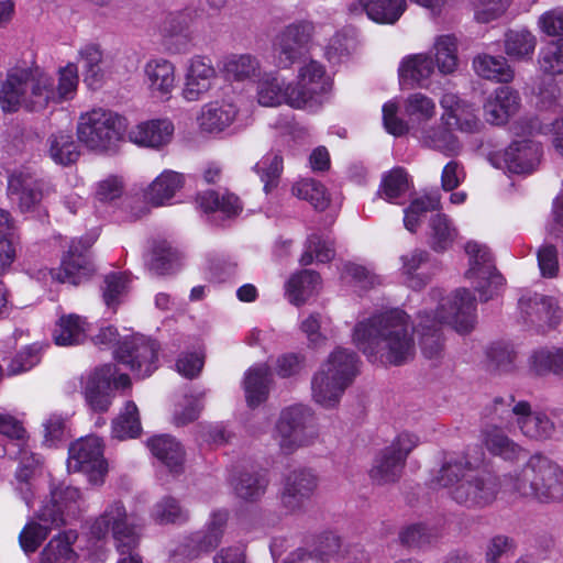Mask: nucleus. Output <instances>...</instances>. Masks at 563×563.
<instances>
[{"instance_id":"nucleus-22","label":"nucleus","mask_w":563,"mask_h":563,"mask_svg":"<svg viewBox=\"0 0 563 563\" xmlns=\"http://www.w3.org/2000/svg\"><path fill=\"white\" fill-rule=\"evenodd\" d=\"M89 247V242L73 241L67 254L63 257L60 268L53 273V277L60 283L75 286L87 282L95 272L88 257Z\"/></svg>"},{"instance_id":"nucleus-27","label":"nucleus","mask_w":563,"mask_h":563,"mask_svg":"<svg viewBox=\"0 0 563 563\" xmlns=\"http://www.w3.org/2000/svg\"><path fill=\"white\" fill-rule=\"evenodd\" d=\"M520 107L518 91L508 86L499 87L484 103V117L490 124H506Z\"/></svg>"},{"instance_id":"nucleus-32","label":"nucleus","mask_w":563,"mask_h":563,"mask_svg":"<svg viewBox=\"0 0 563 563\" xmlns=\"http://www.w3.org/2000/svg\"><path fill=\"white\" fill-rule=\"evenodd\" d=\"M152 454L159 460L170 472L180 473L185 461V451L181 444L170 435H156L147 441Z\"/></svg>"},{"instance_id":"nucleus-34","label":"nucleus","mask_w":563,"mask_h":563,"mask_svg":"<svg viewBox=\"0 0 563 563\" xmlns=\"http://www.w3.org/2000/svg\"><path fill=\"white\" fill-rule=\"evenodd\" d=\"M89 330L87 321L78 314L62 316L53 332V340L59 346L81 343Z\"/></svg>"},{"instance_id":"nucleus-41","label":"nucleus","mask_w":563,"mask_h":563,"mask_svg":"<svg viewBox=\"0 0 563 563\" xmlns=\"http://www.w3.org/2000/svg\"><path fill=\"white\" fill-rule=\"evenodd\" d=\"M184 184V176L173 170H164L150 185L146 198L154 206H162L174 197Z\"/></svg>"},{"instance_id":"nucleus-33","label":"nucleus","mask_w":563,"mask_h":563,"mask_svg":"<svg viewBox=\"0 0 563 563\" xmlns=\"http://www.w3.org/2000/svg\"><path fill=\"white\" fill-rule=\"evenodd\" d=\"M434 60L428 54H415L405 57L399 65V78L404 84L422 86L434 71Z\"/></svg>"},{"instance_id":"nucleus-2","label":"nucleus","mask_w":563,"mask_h":563,"mask_svg":"<svg viewBox=\"0 0 563 563\" xmlns=\"http://www.w3.org/2000/svg\"><path fill=\"white\" fill-rule=\"evenodd\" d=\"M357 347L371 358L391 366H401L416 353L413 328L409 314L399 308L374 314L354 327Z\"/></svg>"},{"instance_id":"nucleus-3","label":"nucleus","mask_w":563,"mask_h":563,"mask_svg":"<svg viewBox=\"0 0 563 563\" xmlns=\"http://www.w3.org/2000/svg\"><path fill=\"white\" fill-rule=\"evenodd\" d=\"M419 345L426 358L438 360L444 346L442 325L450 324L456 332L466 334L476 322V298L474 294L460 288L452 297L442 298L434 312L419 311Z\"/></svg>"},{"instance_id":"nucleus-56","label":"nucleus","mask_w":563,"mask_h":563,"mask_svg":"<svg viewBox=\"0 0 563 563\" xmlns=\"http://www.w3.org/2000/svg\"><path fill=\"white\" fill-rule=\"evenodd\" d=\"M540 69L550 76L563 74V37L548 42L540 48Z\"/></svg>"},{"instance_id":"nucleus-48","label":"nucleus","mask_w":563,"mask_h":563,"mask_svg":"<svg viewBox=\"0 0 563 563\" xmlns=\"http://www.w3.org/2000/svg\"><path fill=\"white\" fill-rule=\"evenodd\" d=\"M47 144L49 157L56 164L67 166L75 163L79 157L78 145L69 133H54L48 137Z\"/></svg>"},{"instance_id":"nucleus-19","label":"nucleus","mask_w":563,"mask_h":563,"mask_svg":"<svg viewBox=\"0 0 563 563\" xmlns=\"http://www.w3.org/2000/svg\"><path fill=\"white\" fill-rule=\"evenodd\" d=\"M317 487L318 477L311 470H295L284 479L280 503L287 511H298L303 508Z\"/></svg>"},{"instance_id":"nucleus-40","label":"nucleus","mask_w":563,"mask_h":563,"mask_svg":"<svg viewBox=\"0 0 563 563\" xmlns=\"http://www.w3.org/2000/svg\"><path fill=\"white\" fill-rule=\"evenodd\" d=\"M268 479L261 472H243L232 481L235 496L246 503L260 500L267 488Z\"/></svg>"},{"instance_id":"nucleus-54","label":"nucleus","mask_w":563,"mask_h":563,"mask_svg":"<svg viewBox=\"0 0 563 563\" xmlns=\"http://www.w3.org/2000/svg\"><path fill=\"white\" fill-rule=\"evenodd\" d=\"M291 191L299 199L310 202L317 210H324L329 205L327 189L316 179L303 178L292 186Z\"/></svg>"},{"instance_id":"nucleus-36","label":"nucleus","mask_w":563,"mask_h":563,"mask_svg":"<svg viewBox=\"0 0 563 563\" xmlns=\"http://www.w3.org/2000/svg\"><path fill=\"white\" fill-rule=\"evenodd\" d=\"M476 74L485 79L507 84L515 77V71L503 56L477 55L473 60Z\"/></svg>"},{"instance_id":"nucleus-5","label":"nucleus","mask_w":563,"mask_h":563,"mask_svg":"<svg viewBox=\"0 0 563 563\" xmlns=\"http://www.w3.org/2000/svg\"><path fill=\"white\" fill-rule=\"evenodd\" d=\"M505 485L540 504L563 501V468L541 453L531 455L519 474L506 477Z\"/></svg>"},{"instance_id":"nucleus-44","label":"nucleus","mask_w":563,"mask_h":563,"mask_svg":"<svg viewBox=\"0 0 563 563\" xmlns=\"http://www.w3.org/2000/svg\"><path fill=\"white\" fill-rule=\"evenodd\" d=\"M320 285V276L313 271H302L290 277L286 286L288 300L300 306L317 290Z\"/></svg>"},{"instance_id":"nucleus-35","label":"nucleus","mask_w":563,"mask_h":563,"mask_svg":"<svg viewBox=\"0 0 563 563\" xmlns=\"http://www.w3.org/2000/svg\"><path fill=\"white\" fill-rule=\"evenodd\" d=\"M221 70L229 79L244 81L260 75L261 62L251 54H230L222 59Z\"/></svg>"},{"instance_id":"nucleus-39","label":"nucleus","mask_w":563,"mask_h":563,"mask_svg":"<svg viewBox=\"0 0 563 563\" xmlns=\"http://www.w3.org/2000/svg\"><path fill=\"white\" fill-rule=\"evenodd\" d=\"M367 16L382 24L396 23L407 9L406 0H358Z\"/></svg>"},{"instance_id":"nucleus-45","label":"nucleus","mask_w":563,"mask_h":563,"mask_svg":"<svg viewBox=\"0 0 563 563\" xmlns=\"http://www.w3.org/2000/svg\"><path fill=\"white\" fill-rule=\"evenodd\" d=\"M530 368L538 376H563V349L541 347L530 356Z\"/></svg>"},{"instance_id":"nucleus-10","label":"nucleus","mask_w":563,"mask_h":563,"mask_svg":"<svg viewBox=\"0 0 563 563\" xmlns=\"http://www.w3.org/2000/svg\"><path fill=\"white\" fill-rule=\"evenodd\" d=\"M316 25L309 20H296L282 27L272 43L273 62L278 69H291L310 54Z\"/></svg>"},{"instance_id":"nucleus-25","label":"nucleus","mask_w":563,"mask_h":563,"mask_svg":"<svg viewBox=\"0 0 563 563\" xmlns=\"http://www.w3.org/2000/svg\"><path fill=\"white\" fill-rule=\"evenodd\" d=\"M45 184L26 172H14L8 178V196L22 212L33 210L44 197Z\"/></svg>"},{"instance_id":"nucleus-29","label":"nucleus","mask_w":563,"mask_h":563,"mask_svg":"<svg viewBox=\"0 0 563 563\" xmlns=\"http://www.w3.org/2000/svg\"><path fill=\"white\" fill-rule=\"evenodd\" d=\"M401 272L406 277L408 287L413 290H420L431 280L433 273L429 272L431 258L429 252L416 249L401 256Z\"/></svg>"},{"instance_id":"nucleus-47","label":"nucleus","mask_w":563,"mask_h":563,"mask_svg":"<svg viewBox=\"0 0 563 563\" xmlns=\"http://www.w3.org/2000/svg\"><path fill=\"white\" fill-rule=\"evenodd\" d=\"M434 66L443 75L452 74L459 65L457 40L452 34L440 35L433 44Z\"/></svg>"},{"instance_id":"nucleus-60","label":"nucleus","mask_w":563,"mask_h":563,"mask_svg":"<svg viewBox=\"0 0 563 563\" xmlns=\"http://www.w3.org/2000/svg\"><path fill=\"white\" fill-rule=\"evenodd\" d=\"M152 517L158 523H179L187 520L188 511L177 499L166 496L154 505Z\"/></svg>"},{"instance_id":"nucleus-37","label":"nucleus","mask_w":563,"mask_h":563,"mask_svg":"<svg viewBox=\"0 0 563 563\" xmlns=\"http://www.w3.org/2000/svg\"><path fill=\"white\" fill-rule=\"evenodd\" d=\"M482 438L485 448L490 454L500 456L506 461L517 460L522 451L520 445L496 426L485 428L482 431Z\"/></svg>"},{"instance_id":"nucleus-50","label":"nucleus","mask_w":563,"mask_h":563,"mask_svg":"<svg viewBox=\"0 0 563 563\" xmlns=\"http://www.w3.org/2000/svg\"><path fill=\"white\" fill-rule=\"evenodd\" d=\"M197 201L206 212H221L227 217L236 216L241 211L239 198L233 194L220 196L209 190L198 196Z\"/></svg>"},{"instance_id":"nucleus-62","label":"nucleus","mask_w":563,"mask_h":563,"mask_svg":"<svg viewBox=\"0 0 563 563\" xmlns=\"http://www.w3.org/2000/svg\"><path fill=\"white\" fill-rule=\"evenodd\" d=\"M129 277L123 273H111L104 278L103 300L108 308L115 310L129 289Z\"/></svg>"},{"instance_id":"nucleus-23","label":"nucleus","mask_w":563,"mask_h":563,"mask_svg":"<svg viewBox=\"0 0 563 563\" xmlns=\"http://www.w3.org/2000/svg\"><path fill=\"white\" fill-rule=\"evenodd\" d=\"M3 455L19 461V467L15 473L18 481L16 489L27 506L31 505L32 492L30 481L34 476L40 465V459L30 451L27 446V438L24 441H8L2 444Z\"/></svg>"},{"instance_id":"nucleus-63","label":"nucleus","mask_w":563,"mask_h":563,"mask_svg":"<svg viewBox=\"0 0 563 563\" xmlns=\"http://www.w3.org/2000/svg\"><path fill=\"white\" fill-rule=\"evenodd\" d=\"M334 256V250L332 245L320 238L319 235L312 234L308 238L306 243V250L300 257L301 265H310L313 260L320 263H327Z\"/></svg>"},{"instance_id":"nucleus-12","label":"nucleus","mask_w":563,"mask_h":563,"mask_svg":"<svg viewBox=\"0 0 563 563\" xmlns=\"http://www.w3.org/2000/svg\"><path fill=\"white\" fill-rule=\"evenodd\" d=\"M494 413L500 420L517 418V424L522 434L533 440H545L554 432V423L543 412H532L531 405L527 400L516 402L514 395L497 397L494 399Z\"/></svg>"},{"instance_id":"nucleus-7","label":"nucleus","mask_w":563,"mask_h":563,"mask_svg":"<svg viewBox=\"0 0 563 563\" xmlns=\"http://www.w3.org/2000/svg\"><path fill=\"white\" fill-rule=\"evenodd\" d=\"M352 374V355L338 347L311 379L312 399L324 408L335 407L349 385Z\"/></svg>"},{"instance_id":"nucleus-21","label":"nucleus","mask_w":563,"mask_h":563,"mask_svg":"<svg viewBox=\"0 0 563 563\" xmlns=\"http://www.w3.org/2000/svg\"><path fill=\"white\" fill-rule=\"evenodd\" d=\"M80 500V492L70 485L52 486L51 499L38 510L37 519L60 527L66 523V516L75 515Z\"/></svg>"},{"instance_id":"nucleus-14","label":"nucleus","mask_w":563,"mask_h":563,"mask_svg":"<svg viewBox=\"0 0 563 563\" xmlns=\"http://www.w3.org/2000/svg\"><path fill=\"white\" fill-rule=\"evenodd\" d=\"M417 443L418 439L408 432L398 434L391 444L382 450L375 459L369 471L371 478L379 485L397 482L401 476L408 455L417 446Z\"/></svg>"},{"instance_id":"nucleus-8","label":"nucleus","mask_w":563,"mask_h":563,"mask_svg":"<svg viewBox=\"0 0 563 563\" xmlns=\"http://www.w3.org/2000/svg\"><path fill=\"white\" fill-rule=\"evenodd\" d=\"M125 118L106 109H92L80 115L77 126L78 140L97 152L113 151L126 130Z\"/></svg>"},{"instance_id":"nucleus-57","label":"nucleus","mask_w":563,"mask_h":563,"mask_svg":"<svg viewBox=\"0 0 563 563\" xmlns=\"http://www.w3.org/2000/svg\"><path fill=\"white\" fill-rule=\"evenodd\" d=\"M56 528L51 522L30 521L19 534V543L24 553H34L42 542L48 537L51 530Z\"/></svg>"},{"instance_id":"nucleus-61","label":"nucleus","mask_w":563,"mask_h":563,"mask_svg":"<svg viewBox=\"0 0 563 563\" xmlns=\"http://www.w3.org/2000/svg\"><path fill=\"white\" fill-rule=\"evenodd\" d=\"M254 169L264 183V190L269 192L278 184L283 170V158L278 154H268L256 163Z\"/></svg>"},{"instance_id":"nucleus-9","label":"nucleus","mask_w":563,"mask_h":563,"mask_svg":"<svg viewBox=\"0 0 563 563\" xmlns=\"http://www.w3.org/2000/svg\"><path fill=\"white\" fill-rule=\"evenodd\" d=\"M312 410L305 405H294L282 410L273 438L284 454H291L310 445L317 438Z\"/></svg>"},{"instance_id":"nucleus-55","label":"nucleus","mask_w":563,"mask_h":563,"mask_svg":"<svg viewBox=\"0 0 563 563\" xmlns=\"http://www.w3.org/2000/svg\"><path fill=\"white\" fill-rule=\"evenodd\" d=\"M431 228V249L438 253L451 247L456 230L452 228L449 218L443 213L433 216L430 220Z\"/></svg>"},{"instance_id":"nucleus-31","label":"nucleus","mask_w":563,"mask_h":563,"mask_svg":"<svg viewBox=\"0 0 563 563\" xmlns=\"http://www.w3.org/2000/svg\"><path fill=\"white\" fill-rule=\"evenodd\" d=\"M272 373L266 364L250 367L243 379V389L249 407L255 408L264 402L269 393Z\"/></svg>"},{"instance_id":"nucleus-43","label":"nucleus","mask_w":563,"mask_h":563,"mask_svg":"<svg viewBox=\"0 0 563 563\" xmlns=\"http://www.w3.org/2000/svg\"><path fill=\"white\" fill-rule=\"evenodd\" d=\"M180 266V255L168 242L154 245L147 260V267L154 275L163 276L175 273Z\"/></svg>"},{"instance_id":"nucleus-51","label":"nucleus","mask_w":563,"mask_h":563,"mask_svg":"<svg viewBox=\"0 0 563 563\" xmlns=\"http://www.w3.org/2000/svg\"><path fill=\"white\" fill-rule=\"evenodd\" d=\"M409 190V176L404 167H394L383 175L378 194L388 202L405 195Z\"/></svg>"},{"instance_id":"nucleus-49","label":"nucleus","mask_w":563,"mask_h":563,"mask_svg":"<svg viewBox=\"0 0 563 563\" xmlns=\"http://www.w3.org/2000/svg\"><path fill=\"white\" fill-rule=\"evenodd\" d=\"M229 519L227 510H216L202 532L196 534V542L199 550L208 552L216 549L223 537L224 529Z\"/></svg>"},{"instance_id":"nucleus-28","label":"nucleus","mask_w":563,"mask_h":563,"mask_svg":"<svg viewBox=\"0 0 563 563\" xmlns=\"http://www.w3.org/2000/svg\"><path fill=\"white\" fill-rule=\"evenodd\" d=\"M238 113L239 109L233 102L212 101L201 108L197 120L202 131L218 134L233 124Z\"/></svg>"},{"instance_id":"nucleus-26","label":"nucleus","mask_w":563,"mask_h":563,"mask_svg":"<svg viewBox=\"0 0 563 563\" xmlns=\"http://www.w3.org/2000/svg\"><path fill=\"white\" fill-rule=\"evenodd\" d=\"M174 134V124L168 119L141 122L128 132L129 140L143 147L161 148L167 145Z\"/></svg>"},{"instance_id":"nucleus-4","label":"nucleus","mask_w":563,"mask_h":563,"mask_svg":"<svg viewBox=\"0 0 563 563\" xmlns=\"http://www.w3.org/2000/svg\"><path fill=\"white\" fill-rule=\"evenodd\" d=\"M432 483L450 489L451 498L467 508H483L497 498L499 477L492 471L473 468L466 460L445 462Z\"/></svg>"},{"instance_id":"nucleus-24","label":"nucleus","mask_w":563,"mask_h":563,"mask_svg":"<svg viewBox=\"0 0 563 563\" xmlns=\"http://www.w3.org/2000/svg\"><path fill=\"white\" fill-rule=\"evenodd\" d=\"M143 82L153 98L167 101L176 88L175 65L166 58H152L143 67Z\"/></svg>"},{"instance_id":"nucleus-16","label":"nucleus","mask_w":563,"mask_h":563,"mask_svg":"<svg viewBox=\"0 0 563 563\" xmlns=\"http://www.w3.org/2000/svg\"><path fill=\"white\" fill-rule=\"evenodd\" d=\"M117 388H126L131 380L126 374H118L113 364L97 367L85 380L84 395L88 406L98 412H104L112 402L111 384Z\"/></svg>"},{"instance_id":"nucleus-64","label":"nucleus","mask_w":563,"mask_h":563,"mask_svg":"<svg viewBox=\"0 0 563 563\" xmlns=\"http://www.w3.org/2000/svg\"><path fill=\"white\" fill-rule=\"evenodd\" d=\"M405 112L417 121H429L435 113V103L430 97L415 92L407 97Z\"/></svg>"},{"instance_id":"nucleus-38","label":"nucleus","mask_w":563,"mask_h":563,"mask_svg":"<svg viewBox=\"0 0 563 563\" xmlns=\"http://www.w3.org/2000/svg\"><path fill=\"white\" fill-rule=\"evenodd\" d=\"M77 536L67 531L53 537L41 553V563H75L77 554L73 543Z\"/></svg>"},{"instance_id":"nucleus-30","label":"nucleus","mask_w":563,"mask_h":563,"mask_svg":"<svg viewBox=\"0 0 563 563\" xmlns=\"http://www.w3.org/2000/svg\"><path fill=\"white\" fill-rule=\"evenodd\" d=\"M291 82L278 73L265 74L257 82V101L263 107L289 106Z\"/></svg>"},{"instance_id":"nucleus-17","label":"nucleus","mask_w":563,"mask_h":563,"mask_svg":"<svg viewBox=\"0 0 563 563\" xmlns=\"http://www.w3.org/2000/svg\"><path fill=\"white\" fill-rule=\"evenodd\" d=\"M158 344L144 335H133L115 350V358L126 365L135 376L148 377L157 369Z\"/></svg>"},{"instance_id":"nucleus-1","label":"nucleus","mask_w":563,"mask_h":563,"mask_svg":"<svg viewBox=\"0 0 563 563\" xmlns=\"http://www.w3.org/2000/svg\"><path fill=\"white\" fill-rule=\"evenodd\" d=\"M78 81V67L74 63L59 68L57 86L54 78L37 66H15L1 85L0 106L4 112H15L20 108L43 111L73 99Z\"/></svg>"},{"instance_id":"nucleus-59","label":"nucleus","mask_w":563,"mask_h":563,"mask_svg":"<svg viewBox=\"0 0 563 563\" xmlns=\"http://www.w3.org/2000/svg\"><path fill=\"white\" fill-rule=\"evenodd\" d=\"M454 128L444 125L437 126L428 131L424 136L427 145L433 150L440 151L446 155H451L457 152L460 143L457 137L453 133Z\"/></svg>"},{"instance_id":"nucleus-18","label":"nucleus","mask_w":563,"mask_h":563,"mask_svg":"<svg viewBox=\"0 0 563 563\" xmlns=\"http://www.w3.org/2000/svg\"><path fill=\"white\" fill-rule=\"evenodd\" d=\"M218 73L212 60L202 55L188 59L180 95L187 102H197L208 97L216 87Z\"/></svg>"},{"instance_id":"nucleus-42","label":"nucleus","mask_w":563,"mask_h":563,"mask_svg":"<svg viewBox=\"0 0 563 563\" xmlns=\"http://www.w3.org/2000/svg\"><path fill=\"white\" fill-rule=\"evenodd\" d=\"M78 55L82 63L84 81L92 89L99 88L104 78L100 46L93 43L86 44L79 49Z\"/></svg>"},{"instance_id":"nucleus-13","label":"nucleus","mask_w":563,"mask_h":563,"mask_svg":"<svg viewBox=\"0 0 563 563\" xmlns=\"http://www.w3.org/2000/svg\"><path fill=\"white\" fill-rule=\"evenodd\" d=\"M470 256V268L465 273L468 279H477L475 287L481 301H488L505 285L504 276L497 271L490 250L477 242L470 241L465 245Z\"/></svg>"},{"instance_id":"nucleus-15","label":"nucleus","mask_w":563,"mask_h":563,"mask_svg":"<svg viewBox=\"0 0 563 563\" xmlns=\"http://www.w3.org/2000/svg\"><path fill=\"white\" fill-rule=\"evenodd\" d=\"M67 466L69 471L85 473L91 484L103 483L108 465L103 457L102 441L95 435L77 440L69 448Z\"/></svg>"},{"instance_id":"nucleus-46","label":"nucleus","mask_w":563,"mask_h":563,"mask_svg":"<svg viewBox=\"0 0 563 563\" xmlns=\"http://www.w3.org/2000/svg\"><path fill=\"white\" fill-rule=\"evenodd\" d=\"M537 45L536 36L527 30H509L505 34V53L510 59H531Z\"/></svg>"},{"instance_id":"nucleus-20","label":"nucleus","mask_w":563,"mask_h":563,"mask_svg":"<svg viewBox=\"0 0 563 563\" xmlns=\"http://www.w3.org/2000/svg\"><path fill=\"white\" fill-rule=\"evenodd\" d=\"M542 147L531 140L511 142L503 153H495L490 159L501 161L504 167L512 174H530L539 165Z\"/></svg>"},{"instance_id":"nucleus-52","label":"nucleus","mask_w":563,"mask_h":563,"mask_svg":"<svg viewBox=\"0 0 563 563\" xmlns=\"http://www.w3.org/2000/svg\"><path fill=\"white\" fill-rule=\"evenodd\" d=\"M522 309H525L530 322H543L552 324L555 318L556 307L553 299L549 296L534 294L527 301L520 300Z\"/></svg>"},{"instance_id":"nucleus-6","label":"nucleus","mask_w":563,"mask_h":563,"mask_svg":"<svg viewBox=\"0 0 563 563\" xmlns=\"http://www.w3.org/2000/svg\"><path fill=\"white\" fill-rule=\"evenodd\" d=\"M110 531L120 554L118 563H142V558L136 551L141 526L135 516L129 515L119 500L108 505L90 528L91 534L97 539L106 538Z\"/></svg>"},{"instance_id":"nucleus-58","label":"nucleus","mask_w":563,"mask_h":563,"mask_svg":"<svg viewBox=\"0 0 563 563\" xmlns=\"http://www.w3.org/2000/svg\"><path fill=\"white\" fill-rule=\"evenodd\" d=\"M14 232V221L4 209H0V272L11 265L15 250L11 236Z\"/></svg>"},{"instance_id":"nucleus-11","label":"nucleus","mask_w":563,"mask_h":563,"mask_svg":"<svg viewBox=\"0 0 563 563\" xmlns=\"http://www.w3.org/2000/svg\"><path fill=\"white\" fill-rule=\"evenodd\" d=\"M331 88L325 67L316 59L302 63L295 82H291L289 107L312 110L322 104L325 93Z\"/></svg>"},{"instance_id":"nucleus-53","label":"nucleus","mask_w":563,"mask_h":563,"mask_svg":"<svg viewBox=\"0 0 563 563\" xmlns=\"http://www.w3.org/2000/svg\"><path fill=\"white\" fill-rule=\"evenodd\" d=\"M141 432L139 410L133 401H128L123 411L113 420L112 434L120 440L135 438Z\"/></svg>"}]
</instances>
